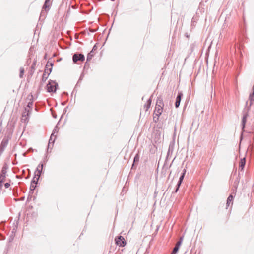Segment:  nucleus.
Masks as SVG:
<instances>
[{
    "label": "nucleus",
    "instance_id": "5fc2aeb1",
    "mask_svg": "<svg viewBox=\"0 0 254 254\" xmlns=\"http://www.w3.org/2000/svg\"><path fill=\"white\" fill-rule=\"evenodd\" d=\"M174 159L172 160V163H173V162H174Z\"/></svg>",
    "mask_w": 254,
    "mask_h": 254
},
{
    "label": "nucleus",
    "instance_id": "f3484780",
    "mask_svg": "<svg viewBox=\"0 0 254 254\" xmlns=\"http://www.w3.org/2000/svg\"><path fill=\"white\" fill-rule=\"evenodd\" d=\"M140 155L139 153L136 154L133 159V162L131 166V169H133L135 165H137L139 161Z\"/></svg>",
    "mask_w": 254,
    "mask_h": 254
},
{
    "label": "nucleus",
    "instance_id": "4468645a",
    "mask_svg": "<svg viewBox=\"0 0 254 254\" xmlns=\"http://www.w3.org/2000/svg\"><path fill=\"white\" fill-rule=\"evenodd\" d=\"M234 196L232 194H230L227 198L226 201V209H228L229 206L231 205V206L233 205V200H234Z\"/></svg>",
    "mask_w": 254,
    "mask_h": 254
},
{
    "label": "nucleus",
    "instance_id": "a878e982",
    "mask_svg": "<svg viewBox=\"0 0 254 254\" xmlns=\"http://www.w3.org/2000/svg\"><path fill=\"white\" fill-rule=\"evenodd\" d=\"M24 68L20 67V73H19V77L20 78H23V75H24Z\"/></svg>",
    "mask_w": 254,
    "mask_h": 254
},
{
    "label": "nucleus",
    "instance_id": "5701e85b",
    "mask_svg": "<svg viewBox=\"0 0 254 254\" xmlns=\"http://www.w3.org/2000/svg\"><path fill=\"white\" fill-rule=\"evenodd\" d=\"M33 97L32 95H31L30 98V101L28 103L26 108H29V109H30L32 110V106H33Z\"/></svg>",
    "mask_w": 254,
    "mask_h": 254
},
{
    "label": "nucleus",
    "instance_id": "f8f14e48",
    "mask_svg": "<svg viewBox=\"0 0 254 254\" xmlns=\"http://www.w3.org/2000/svg\"><path fill=\"white\" fill-rule=\"evenodd\" d=\"M49 9L50 5H48L47 3L44 2V4L43 6V10H42L40 14V17L42 16L43 15L45 16Z\"/></svg>",
    "mask_w": 254,
    "mask_h": 254
},
{
    "label": "nucleus",
    "instance_id": "ddd939ff",
    "mask_svg": "<svg viewBox=\"0 0 254 254\" xmlns=\"http://www.w3.org/2000/svg\"><path fill=\"white\" fill-rule=\"evenodd\" d=\"M249 100H250V104L248 106V101H247L245 107H250V109L251 106L254 104V92H252V93L250 94Z\"/></svg>",
    "mask_w": 254,
    "mask_h": 254
},
{
    "label": "nucleus",
    "instance_id": "7c9ffc66",
    "mask_svg": "<svg viewBox=\"0 0 254 254\" xmlns=\"http://www.w3.org/2000/svg\"><path fill=\"white\" fill-rule=\"evenodd\" d=\"M195 47V44L194 43H192L190 45V49L191 50V52H193L194 48Z\"/></svg>",
    "mask_w": 254,
    "mask_h": 254
},
{
    "label": "nucleus",
    "instance_id": "a211bd4d",
    "mask_svg": "<svg viewBox=\"0 0 254 254\" xmlns=\"http://www.w3.org/2000/svg\"><path fill=\"white\" fill-rule=\"evenodd\" d=\"M246 164V158L244 157L241 158L239 163V169L241 171L244 170V168Z\"/></svg>",
    "mask_w": 254,
    "mask_h": 254
},
{
    "label": "nucleus",
    "instance_id": "ea45409f",
    "mask_svg": "<svg viewBox=\"0 0 254 254\" xmlns=\"http://www.w3.org/2000/svg\"><path fill=\"white\" fill-rule=\"evenodd\" d=\"M180 245H178V244H176L175 247L177 249H179V248H180Z\"/></svg>",
    "mask_w": 254,
    "mask_h": 254
},
{
    "label": "nucleus",
    "instance_id": "37998d69",
    "mask_svg": "<svg viewBox=\"0 0 254 254\" xmlns=\"http://www.w3.org/2000/svg\"><path fill=\"white\" fill-rule=\"evenodd\" d=\"M50 0H45V2L48 3L50 2Z\"/></svg>",
    "mask_w": 254,
    "mask_h": 254
},
{
    "label": "nucleus",
    "instance_id": "aec40b11",
    "mask_svg": "<svg viewBox=\"0 0 254 254\" xmlns=\"http://www.w3.org/2000/svg\"><path fill=\"white\" fill-rule=\"evenodd\" d=\"M163 109V108H157V107H155L154 115H155L156 116L160 117L162 113Z\"/></svg>",
    "mask_w": 254,
    "mask_h": 254
},
{
    "label": "nucleus",
    "instance_id": "a18cd8bd",
    "mask_svg": "<svg viewBox=\"0 0 254 254\" xmlns=\"http://www.w3.org/2000/svg\"><path fill=\"white\" fill-rule=\"evenodd\" d=\"M3 239V236L0 234V240Z\"/></svg>",
    "mask_w": 254,
    "mask_h": 254
},
{
    "label": "nucleus",
    "instance_id": "4be33fe9",
    "mask_svg": "<svg viewBox=\"0 0 254 254\" xmlns=\"http://www.w3.org/2000/svg\"><path fill=\"white\" fill-rule=\"evenodd\" d=\"M151 99L149 98L146 104L144 105V108L145 109V111H147L150 107V105L151 104Z\"/></svg>",
    "mask_w": 254,
    "mask_h": 254
},
{
    "label": "nucleus",
    "instance_id": "dca6fc26",
    "mask_svg": "<svg viewBox=\"0 0 254 254\" xmlns=\"http://www.w3.org/2000/svg\"><path fill=\"white\" fill-rule=\"evenodd\" d=\"M97 49V47L96 46V44H95L93 46L92 50L88 54L87 56V61H89L92 59V57L94 56V51L96 50Z\"/></svg>",
    "mask_w": 254,
    "mask_h": 254
},
{
    "label": "nucleus",
    "instance_id": "09e8293b",
    "mask_svg": "<svg viewBox=\"0 0 254 254\" xmlns=\"http://www.w3.org/2000/svg\"><path fill=\"white\" fill-rule=\"evenodd\" d=\"M14 229L13 230V231H12V233H13L14 232Z\"/></svg>",
    "mask_w": 254,
    "mask_h": 254
},
{
    "label": "nucleus",
    "instance_id": "603ef678",
    "mask_svg": "<svg viewBox=\"0 0 254 254\" xmlns=\"http://www.w3.org/2000/svg\"><path fill=\"white\" fill-rule=\"evenodd\" d=\"M86 63H87V61L86 62V63H85V64L86 65Z\"/></svg>",
    "mask_w": 254,
    "mask_h": 254
},
{
    "label": "nucleus",
    "instance_id": "1a4fd4ad",
    "mask_svg": "<svg viewBox=\"0 0 254 254\" xmlns=\"http://www.w3.org/2000/svg\"><path fill=\"white\" fill-rule=\"evenodd\" d=\"M58 127H57V126H56L54 129L53 130L52 133V134L50 136V139L49 140L48 147L50 146L51 141H52V142L53 143H54V142H55V139H56V136H55V134L57 133L58 132Z\"/></svg>",
    "mask_w": 254,
    "mask_h": 254
},
{
    "label": "nucleus",
    "instance_id": "c03bdc74",
    "mask_svg": "<svg viewBox=\"0 0 254 254\" xmlns=\"http://www.w3.org/2000/svg\"><path fill=\"white\" fill-rule=\"evenodd\" d=\"M47 155H46V156H45V158H44V160H45V162H46V161H47Z\"/></svg>",
    "mask_w": 254,
    "mask_h": 254
},
{
    "label": "nucleus",
    "instance_id": "6ab92c4d",
    "mask_svg": "<svg viewBox=\"0 0 254 254\" xmlns=\"http://www.w3.org/2000/svg\"><path fill=\"white\" fill-rule=\"evenodd\" d=\"M31 110L27 108H25L24 111L22 113V117H26L25 119H27L29 117L30 114L31 113Z\"/></svg>",
    "mask_w": 254,
    "mask_h": 254
},
{
    "label": "nucleus",
    "instance_id": "f257e3e1",
    "mask_svg": "<svg viewBox=\"0 0 254 254\" xmlns=\"http://www.w3.org/2000/svg\"><path fill=\"white\" fill-rule=\"evenodd\" d=\"M250 111V107H245V108L243 109V115L242 119V133L241 135V140L242 139V135H243V132L244 131V129L245 127L246 123L247 122V118L249 116V111Z\"/></svg>",
    "mask_w": 254,
    "mask_h": 254
},
{
    "label": "nucleus",
    "instance_id": "2eb2a0df",
    "mask_svg": "<svg viewBox=\"0 0 254 254\" xmlns=\"http://www.w3.org/2000/svg\"><path fill=\"white\" fill-rule=\"evenodd\" d=\"M40 173H36V172H34V176L31 180V184L33 185H36L38 182L39 178L40 177Z\"/></svg>",
    "mask_w": 254,
    "mask_h": 254
},
{
    "label": "nucleus",
    "instance_id": "de8ad7c7",
    "mask_svg": "<svg viewBox=\"0 0 254 254\" xmlns=\"http://www.w3.org/2000/svg\"><path fill=\"white\" fill-rule=\"evenodd\" d=\"M65 104V103H62L63 105H64Z\"/></svg>",
    "mask_w": 254,
    "mask_h": 254
},
{
    "label": "nucleus",
    "instance_id": "6e6552de",
    "mask_svg": "<svg viewBox=\"0 0 254 254\" xmlns=\"http://www.w3.org/2000/svg\"><path fill=\"white\" fill-rule=\"evenodd\" d=\"M173 150H174L173 145L170 144L168 151H167V155H166V159L165 160V162L164 164V167L166 166L167 165L169 158V157L171 156V155L173 153Z\"/></svg>",
    "mask_w": 254,
    "mask_h": 254
},
{
    "label": "nucleus",
    "instance_id": "412c9836",
    "mask_svg": "<svg viewBox=\"0 0 254 254\" xmlns=\"http://www.w3.org/2000/svg\"><path fill=\"white\" fill-rule=\"evenodd\" d=\"M43 163H40L38 165L36 170L35 172H36V173H40V175H41V173L42 172V169L43 167Z\"/></svg>",
    "mask_w": 254,
    "mask_h": 254
},
{
    "label": "nucleus",
    "instance_id": "7ed1b4c3",
    "mask_svg": "<svg viewBox=\"0 0 254 254\" xmlns=\"http://www.w3.org/2000/svg\"><path fill=\"white\" fill-rule=\"evenodd\" d=\"M48 65L46 64L44 73L42 75V80L41 81V83L45 82L46 81V80L48 78L49 75H50V74L51 73V72L52 70V67L48 68Z\"/></svg>",
    "mask_w": 254,
    "mask_h": 254
},
{
    "label": "nucleus",
    "instance_id": "8fccbe9b",
    "mask_svg": "<svg viewBox=\"0 0 254 254\" xmlns=\"http://www.w3.org/2000/svg\"><path fill=\"white\" fill-rule=\"evenodd\" d=\"M44 58H45V59H46V55H45Z\"/></svg>",
    "mask_w": 254,
    "mask_h": 254
},
{
    "label": "nucleus",
    "instance_id": "2f4dec72",
    "mask_svg": "<svg viewBox=\"0 0 254 254\" xmlns=\"http://www.w3.org/2000/svg\"><path fill=\"white\" fill-rule=\"evenodd\" d=\"M48 64V66H50L51 67H53V66H54V63L52 62H50V61H48L47 64Z\"/></svg>",
    "mask_w": 254,
    "mask_h": 254
},
{
    "label": "nucleus",
    "instance_id": "a19ab883",
    "mask_svg": "<svg viewBox=\"0 0 254 254\" xmlns=\"http://www.w3.org/2000/svg\"><path fill=\"white\" fill-rule=\"evenodd\" d=\"M179 189V188H177V187H176V189H175V191H174V192H175V193H177V192H178V191Z\"/></svg>",
    "mask_w": 254,
    "mask_h": 254
},
{
    "label": "nucleus",
    "instance_id": "393cba45",
    "mask_svg": "<svg viewBox=\"0 0 254 254\" xmlns=\"http://www.w3.org/2000/svg\"><path fill=\"white\" fill-rule=\"evenodd\" d=\"M36 65V61H35L33 62V64L31 65V75H32L33 74V73L34 72V70L35 69V66Z\"/></svg>",
    "mask_w": 254,
    "mask_h": 254
},
{
    "label": "nucleus",
    "instance_id": "e433bc0d",
    "mask_svg": "<svg viewBox=\"0 0 254 254\" xmlns=\"http://www.w3.org/2000/svg\"><path fill=\"white\" fill-rule=\"evenodd\" d=\"M68 108V107H65L64 110V112H63V115L61 117V118L63 116L64 114H65L66 112H67V108Z\"/></svg>",
    "mask_w": 254,
    "mask_h": 254
},
{
    "label": "nucleus",
    "instance_id": "cd10ccee",
    "mask_svg": "<svg viewBox=\"0 0 254 254\" xmlns=\"http://www.w3.org/2000/svg\"><path fill=\"white\" fill-rule=\"evenodd\" d=\"M83 77H84V74L82 73V74H81V75H80V76L79 77V79L76 84V86H78V84L81 82V81L82 80V79L83 78Z\"/></svg>",
    "mask_w": 254,
    "mask_h": 254
},
{
    "label": "nucleus",
    "instance_id": "c9c22d12",
    "mask_svg": "<svg viewBox=\"0 0 254 254\" xmlns=\"http://www.w3.org/2000/svg\"><path fill=\"white\" fill-rule=\"evenodd\" d=\"M13 235H11L9 237V239H8V242H9V243H10V242H11L13 240Z\"/></svg>",
    "mask_w": 254,
    "mask_h": 254
},
{
    "label": "nucleus",
    "instance_id": "9b49d317",
    "mask_svg": "<svg viewBox=\"0 0 254 254\" xmlns=\"http://www.w3.org/2000/svg\"><path fill=\"white\" fill-rule=\"evenodd\" d=\"M183 96V94L182 92H178L177 96L176 97V101L175 103V106L176 108H177L179 107Z\"/></svg>",
    "mask_w": 254,
    "mask_h": 254
},
{
    "label": "nucleus",
    "instance_id": "9d476101",
    "mask_svg": "<svg viewBox=\"0 0 254 254\" xmlns=\"http://www.w3.org/2000/svg\"><path fill=\"white\" fill-rule=\"evenodd\" d=\"M163 98L161 96L157 97L156 100V107L157 108H163L164 107Z\"/></svg>",
    "mask_w": 254,
    "mask_h": 254
},
{
    "label": "nucleus",
    "instance_id": "864d4df0",
    "mask_svg": "<svg viewBox=\"0 0 254 254\" xmlns=\"http://www.w3.org/2000/svg\"><path fill=\"white\" fill-rule=\"evenodd\" d=\"M86 63H87V61L86 62V63H85V64L86 65Z\"/></svg>",
    "mask_w": 254,
    "mask_h": 254
},
{
    "label": "nucleus",
    "instance_id": "0eeeda50",
    "mask_svg": "<svg viewBox=\"0 0 254 254\" xmlns=\"http://www.w3.org/2000/svg\"><path fill=\"white\" fill-rule=\"evenodd\" d=\"M8 166L6 164H4L3 166L0 174V181L4 182L6 178V174L7 173V170Z\"/></svg>",
    "mask_w": 254,
    "mask_h": 254
},
{
    "label": "nucleus",
    "instance_id": "473e14b6",
    "mask_svg": "<svg viewBox=\"0 0 254 254\" xmlns=\"http://www.w3.org/2000/svg\"><path fill=\"white\" fill-rule=\"evenodd\" d=\"M184 177H185L184 174H181V176L179 178V181L183 182Z\"/></svg>",
    "mask_w": 254,
    "mask_h": 254
},
{
    "label": "nucleus",
    "instance_id": "c85d7f7f",
    "mask_svg": "<svg viewBox=\"0 0 254 254\" xmlns=\"http://www.w3.org/2000/svg\"><path fill=\"white\" fill-rule=\"evenodd\" d=\"M178 251H179V249H177L176 248H175L174 247V248H173V251H172L171 254H177V253H178Z\"/></svg>",
    "mask_w": 254,
    "mask_h": 254
},
{
    "label": "nucleus",
    "instance_id": "f03ea898",
    "mask_svg": "<svg viewBox=\"0 0 254 254\" xmlns=\"http://www.w3.org/2000/svg\"><path fill=\"white\" fill-rule=\"evenodd\" d=\"M58 83L53 80H50L46 85L47 91L49 93H54L56 91Z\"/></svg>",
    "mask_w": 254,
    "mask_h": 254
},
{
    "label": "nucleus",
    "instance_id": "423d86ee",
    "mask_svg": "<svg viewBox=\"0 0 254 254\" xmlns=\"http://www.w3.org/2000/svg\"><path fill=\"white\" fill-rule=\"evenodd\" d=\"M72 60L74 63H77L78 61L83 62L85 60L84 55L81 53H76L72 56Z\"/></svg>",
    "mask_w": 254,
    "mask_h": 254
},
{
    "label": "nucleus",
    "instance_id": "20e7f679",
    "mask_svg": "<svg viewBox=\"0 0 254 254\" xmlns=\"http://www.w3.org/2000/svg\"><path fill=\"white\" fill-rule=\"evenodd\" d=\"M9 138L8 137H4L2 139L0 145V156L3 153L5 149L7 147Z\"/></svg>",
    "mask_w": 254,
    "mask_h": 254
},
{
    "label": "nucleus",
    "instance_id": "3c124183",
    "mask_svg": "<svg viewBox=\"0 0 254 254\" xmlns=\"http://www.w3.org/2000/svg\"><path fill=\"white\" fill-rule=\"evenodd\" d=\"M172 163L169 165V167L171 166Z\"/></svg>",
    "mask_w": 254,
    "mask_h": 254
},
{
    "label": "nucleus",
    "instance_id": "c756f323",
    "mask_svg": "<svg viewBox=\"0 0 254 254\" xmlns=\"http://www.w3.org/2000/svg\"><path fill=\"white\" fill-rule=\"evenodd\" d=\"M183 236L182 237H181L179 239V240H178V241L177 242V244H178V245H180L181 246V244H182V241H183Z\"/></svg>",
    "mask_w": 254,
    "mask_h": 254
},
{
    "label": "nucleus",
    "instance_id": "f704fd0d",
    "mask_svg": "<svg viewBox=\"0 0 254 254\" xmlns=\"http://www.w3.org/2000/svg\"><path fill=\"white\" fill-rule=\"evenodd\" d=\"M10 186V184L9 183L7 182L4 184V187H5V188H9Z\"/></svg>",
    "mask_w": 254,
    "mask_h": 254
},
{
    "label": "nucleus",
    "instance_id": "39448f33",
    "mask_svg": "<svg viewBox=\"0 0 254 254\" xmlns=\"http://www.w3.org/2000/svg\"><path fill=\"white\" fill-rule=\"evenodd\" d=\"M115 243L120 247H124L126 244L125 238L122 236H118L115 239Z\"/></svg>",
    "mask_w": 254,
    "mask_h": 254
},
{
    "label": "nucleus",
    "instance_id": "bb28decb",
    "mask_svg": "<svg viewBox=\"0 0 254 254\" xmlns=\"http://www.w3.org/2000/svg\"><path fill=\"white\" fill-rule=\"evenodd\" d=\"M159 116H156L155 115H154L153 120L154 122L155 123H157L159 121Z\"/></svg>",
    "mask_w": 254,
    "mask_h": 254
},
{
    "label": "nucleus",
    "instance_id": "58836bf2",
    "mask_svg": "<svg viewBox=\"0 0 254 254\" xmlns=\"http://www.w3.org/2000/svg\"><path fill=\"white\" fill-rule=\"evenodd\" d=\"M186 173V169L184 168V169L183 170V171H182V173H181V174H184V175H185Z\"/></svg>",
    "mask_w": 254,
    "mask_h": 254
},
{
    "label": "nucleus",
    "instance_id": "b1692460",
    "mask_svg": "<svg viewBox=\"0 0 254 254\" xmlns=\"http://www.w3.org/2000/svg\"><path fill=\"white\" fill-rule=\"evenodd\" d=\"M36 187V186L35 185L31 184L30 187L29 193L32 194L33 193L34 190H35Z\"/></svg>",
    "mask_w": 254,
    "mask_h": 254
},
{
    "label": "nucleus",
    "instance_id": "49530a36",
    "mask_svg": "<svg viewBox=\"0 0 254 254\" xmlns=\"http://www.w3.org/2000/svg\"><path fill=\"white\" fill-rule=\"evenodd\" d=\"M0 128H2V123L1 122L0 123Z\"/></svg>",
    "mask_w": 254,
    "mask_h": 254
},
{
    "label": "nucleus",
    "instance_id": "72a5a7b5",
    "mask_svg": "<svg viewBox=\"0 0 254 254\" xmlns=\"http://www.w3.org/2000/svg\"><path fill=\"white\" fill-rule=\"evenodd\" d=\"M182 182L178 181V183L177 184V185H176V187L179 188L180 186H181V184H182Z\"/></svg>",
    "mask_w": 254,
    "mask_h": 254
},
{
    "label": "nucleus",
    "instance_id": "79ce46f5",
    "mask_svg": "<svg viewBox=\"0 0 254 254\" xmlns=\"http://www.w3.org/2000/svg\"><path fill=\"white\" fill-rule=\"evenodd\" d=\"M52 116H53V118H57L56 115L54 114V113H52Z\"/></svg>",
    "mask_w": 254,
    "mask_h": 254
},
{
    "label": "nucleus",
    "instance_id": "4c0bfd02",
    "mask_svg": "<svg viewBox=\"0 0 254 254\" xmlns=\"http://www.w3.org/2000/svg\"><path fill=\"white\" fill-rule=\"evenodd\" d=\"M3 182L0 181V190L2 189Z\"/></svg>",
    "mask_w": 254,
    "mask_h": 254
}]
</instances>
